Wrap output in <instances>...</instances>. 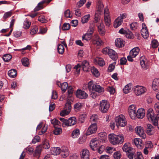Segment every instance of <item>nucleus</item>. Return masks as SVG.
Listing matches in <instances>:
<instances>
[{
  "label": "nucleus",
  "mask_w": 159,
  "mask_h": 159,
  "mask_svg": "<svg viewBox=\"0 0 159 159\" xmlns=\"http://www.w3.org/2000/svg\"><path fill=\"white\" fill-rule=\"evenodd\" d=\"M98 61V64L101 66H103L105 64L104 60L102 58L99 59Z\"/></svg>",
  "instance_id": "nucleus-64"
},
{
  "label": "nucleus",
  "mask_w": 159,
  "mask_h": 159,
  "mask_svg": "<svg viewBox=\"0 0 159 159\" xmlns=\"http://www.w3.org/2000/svg\"><path fill=\"white\" fill-rule=\"evenodd\" d=\"M147 126L146 132L147 134L149 135H153L154 133V127L151 124H147Z\"/></svg>",
  "instance_id": "nucleus-16"
},
{
  "label": "nucleus",
  "mask_w": 159,
  "mask_h": 159,
  "mask_svg": "<svg viewBox=\"0 0 159 159\" xmlns=\"http://www.w3.org/2000/svg\"><path fill=\"white\" fill-rule=\"evenodd\" d=\"M134 143L137 147L139 148H141L142 144V140L141 139L138 138L135 139H134Z\"/></svg>",
  "instance_id": "nucleus-33"
},
{
  "label": "nucleus",
  "mask_w": 159,
  "mask_h": 159,
  "mask_svg": "<svg viewBox=\"0 0 159 159\" xmlns=\"http://www.w3.org/2000/svg\"><path fill=\"white\" fill-rule=\"evenodd\" d=\"M97 125L96 123H93L88 128L86 132V135H90L95 133L97 129Z\"/></svg>",
  "instance_id": "nucleus-9"
},
{
  "label": "nucleus",
  "mask_w": 159,
  "mask_h": 159,
  "mask_svg": "<svg viewBox=\"0 0 159 159\" xmlns=\"http://www.w3.org/2000/svg\"><path fill=\"white\" fill-rule=\"evenodd\" d=\"M96 84H93V81H90L89 83L88 87L90 91H94Z\"/></svg>",
  "instance_id": "nucleus-41"
},
{
  "label": "nucleus",
  "mask_w": 159,
  "mask_h": 159,
  "mask_svg": "<svg viewBox=\"0 0 159 159\" xmlns=\"http://www.w3.org/2000/svg\"><path fill=\"white\" fill-rule=\"evenodd\" d=\"M154 107L157 112V117L159 120V102H157L155 104Z\"/></svg>",
  "instance_id": "nucleus-51"
},
{
  "label": "nucleus",
  "mask_w": 159,
  "mask_h": 159,
  "mask_svg": "<svg viewBox=\"0 0 159 159\" xmlns=\"http://www.w3.org/2000/svg\"><path fill=\"white\" fill-rule=\"evenodd\" d=\"M120 17H117L115 20L114 23V26L117 28L122 23L123 21L121 20Z\"/></svg>",
  "instance_id": "nucleus-27"
},
{
  "label": "nucleus",
  "mask_w": 159,
  "mask_h": 159,
  "mask_svg": "<svg viewBox=\"0 0 159 159\" xmlns=\"http://www.w3.org/2000/svg\"><path fill=\"white\" fill-rule=\"evenodd\" d=\"M121 154L120 151H117L114 153L113 157L115 159H120Z\"/></svg>",
  "instance_id": "nucleus-54"
},
{
  "label": "nucleus",
  "mask_w": 159,
  "mask_h": 159,
  "mask_svg": "<svg viewBox=\"0 0 159 159\" xmlns=\"http://www.w3.org/2000/svg\"><path fill=\"white\" fill-rule=\"evenodd\" d=\"M61 155L63 158H65L69 155V152L68 148L66 147L61 148L60 151Z\"/></svg>",
  "instance_id": "nucleus-19"
},
{
  "label": "nucleus",
  "mask_w": 159,
  "mask_h": 159,
  "mask_svg": "<svg viewBox=\"0 0 159 159\" xmlns=\"http://www.w3.org/2000/svg\"><path fill=\"white\" fill-rule=\"evenodd\" d=\"M123 151L125 152L126 153L133 150V148L129 146V144L127 143H125L122 147Z\"/></svg>",
  "instance_id": "nucleus-23"
},
{
  "label": "nucleus",
  "mask_w": 159,
  "mask_h": 159,
  "mask_svg": "<svg viewBox=\"0 0 159 159\" xmlns=\"http://www.w3.org/2000/svg\"><path fill=\"white\" fill-rule=\"evenodd\" d=\"M68 87V83L66 82H65L61 84V88L62 91H63L64 92H65L66 90Z\"/></svg>",
  "instance_id": "nucleus-49"
},
{
  "label": "nucleus",
  "mask_w": 159,
  "mask_h": 159,
  "mask_svg": "<svg viewBox=\"0 0 159 159\" xmlns=\"http://www.w3.org/2000/svg\"><path fill=\"white\" fill-rule=\"evenodd\" d=\"M92 34L90 33L87 32L85 35L82 36V40L84 42L88 41L91 39L92 37Z\"/></svg>",
  "instance_id": "nucleus-29"
},
{
  "label": "nucleus",
  "mask_w": 159,
  "mask_h": 159,
  "mask_svg": "<svg viewBox=\"0 0 159 159\" xmlns=\"http://www.w3.org/2000/svg\"><path fill=\"white\" fill-rule=\"evenodd\" d=\"M38 20L42 23H46L47 22V20L44 17V16H40L38 18Z\"/></svg>",
  "instance_id": "nucleus-60"
},
{
  "label": "nucleus",
  "mask_w": 159,
  "mask_h": 159,
  "mask_svg": "<svg viewBox=\"0 0 159 159\" xmlns=\"http://www.w3.org/2000/svg\"><path fill=\"white\" fill-rule=\"evenodd\" d=\"M21 62L22 65L25 66H28L29 65V59L26 57H24L21 59Z\"/></svg>",
  "instance_id": "nucleus-46"
},
{
  "label": "nucleus",
  "mask_w": 159,
  "mask_h": 159,
  "mask_svg": "<svg viewBox=\"0 0 159 159\" xmlns=\"http://www.w3.org/2000/svg\"><path fill=\"white\" fill-rule=\"evenodd\" d=\"M108 138L110 142L114 145L122 144L124 140L122 134L116 135L114 134H110L108 135Z\"/></svg>",
  "instance_id": "nucleus-1"
},
{
  "label": "nucleus",
  "mask_w": 159,
  "mask_h": 159,
  "mask_svg": "<svg viewBox=\"0 0 159 159\" xmlns=\"http://www.w3.org/2000/svg\"><path fill=\"white\" fill-rule=\"evenodd\" d=\"M97 6L98 8V10L101 12L104 8V6L102 2V0H97Z\"/></svg>",
  "instance_id": "nucleus-34"
},
{
  "label": "nucleus",
  "mask_w": 159,
  "mask_h": 159,
  "mask_svg": "<svg viewBox=\"0 0 159 159\" xmlns=\"http://www.w3.org/2000/svg\"><path fill=\"white\" fill-rule=\"evenodd\" d=\"M130 28L132 30H134L136 29L138 27L137 23L133 22L130 24Z\"/></svg>",
  "instance_id": "nucleus-50"
},
{
  "label": "nucleus",
  "mask_w": 159,
  "mask_h": 159,
  "mask_svg": "<svg viewBox=\"0 0 159 159\" xmlns=\"http://www.w3.org/2000/svg\"><path fill=\"white\" fill-rule=\"evenodd\" d=\"M125 35L127 38L129 39H133L134 37V34L129 30H126Z\"/></svg>",
  "instance_id": "nucleus-36"
},
{
  "label": "nucleus",
  "mask_w": 159,
  "mask_h": 159,
  "mask_svg": "<svg viewBox=\"0 0 159 159\" xmlns=\"http://www.w3.org/2000/svg\"><path fill=\"white\" fill-rule=\"evenodd\" d=\"M115 43L116 47L121 48L124 46L125 43L123 40L118 38L116 40Z\"/></svg>",
  "instance_id": "nucleus-22"
},
{
  "label": "nucleus",
  "mask_w": 159,
  "mask_h": 159,
  "mask_svg": "<svg viewBox=\"0 0 159 159\" xmlns=\"http://www.w3.org/2000/svg\"><path fill=\"white\" fill-rule=\"evenodd\" d=\"M86 0H80L77 3V5L78 7H80L84 4L86 2Z\"/></svg>",
  "instance_id": "nucleus-63"
},
{
  "label": "nucleus",
  "mask_w": 159,
  "mask_h": 159,
  "mask_svg": "<svg viewBox=\"0 0 159 159\" xmlns=\"http://www.w3.org/2000/svg\"><path fill=\"white\" fill-rule=\"evenodd\" d=\"M12 56L9 54H6L3 56V59L6 62L9 61L12 58Z\"/></svg>",
  "instance_id": "nucleus-44"
},
{
  "label": "nucleus",
  "mask_w": 159,
  "mask_h": 159,
  "mask_svg": "<svg viewBox=\"0 0 159 159\" xmlns=\"http://www.w3.org/2000/svg\"><path fill=\"white\" fill-rule=\"evenodd\" d=\"M70 25L68 23H65L63 25L62 29L63 30H67L70 28Z\"/></svg>",
  "instance_id": "nucleus-58"
},
{
  "label": "nucleus",
  "mask_w": 159,
  "mask_h": 159,
  "mask_svg": "<svg viewBox=\"0 0 159 159\" xmlns=\"http://www.w3.org/2000/svg\"><path fill=\"white\" fill-rule=\"evenodd\" d=\"M133 89L135 94L137 96L140 95L144 94L147 90L144 87L138 85L134 86Z\"/></svg>",
  "instance_id": "nucleus-7"
},
{
  "label": "nucleus",
  "mask_w": 159,
  "mask_h": 159,
  "mask_svg": "<svg viewBox=\"0 0 159 159\" xmlns=\"http://www.w3.org/2000/svg\"><path fill=\"white\" fill-rule=\"evenodd\" d=\"M57 50L59 54H63L64 51V48L63 46L61 44L58 45Z\"/></svg>",
  "instance_id": "nucleus-45"
},
{
  "label": "nucleus",
  "mask_w": 159,
  "mask_h": 159,
  "mask_svg": "<svg viewBox=\"0 0 159 159\" xmlns=\"http://www.w3.org/2000/svg\"><path fill=\"white\" fill-rule=\"evenodd\" d=\"M93 43L98 46H100L102 44V41L98 35H94L92 40Z\"/></svg>",
  "instance_id": "nucleus-15"
},
{
  "label": "nucleus",
  "mask_w": 159,
  "mask_h": 159,
  "mask_svg": "<svg viewBox=\"0 0 159 159\" xmlns=\"http://www.w3.org/2000/svg\"><path fill=\"white\" fill-rule=\"evenodd\" d=\"M104 21L106 25L109 26L111 23L110 16L109 14L108 9L107 8H106L104 11Z\"/></svg>",
  "instance_id": "nucleus-8"
},
{
  "label": "nucleus",
  "mask_w": 159,
  "mask_h": 159,
  "mask_svg": "<svg viewBox=\"0 0 159 159\" xmlns=\"http://www.w3.org/2000/svg\"><path fill=\"white\" fill-rule=\"evenodd\" d=\"M76 95L78 98L82 99H85L88 96L87 94L84 91L79 89L76 91Z\"/></svg>",
  "instance_id": "nucleus-11"
},
{
  "label": "nucleus",
  "mask_w": 159,
  "mask_h": 159,
  "mask_svg": "<svg viewBox=\"0 0 159 159\" xmlns=\"http://www.w3.org/2000/svg\"><path fill=\"white\" fill-rule=\"evenodd\" d=\"M128 110L129 114L130 117L132 119H134L136 116V110Z\"/></svg>",
  "instance_id": "nucleus-39"
},
{
  "label": "nucleus",
  "mask_w": 159,
  "mask_h": 159,
  "mask_svg": "<svg viewBox=\"0 0 159 159\" xmlns=\"http://www.w3.org/2000/svg\"><path fill=\"white\" fill-rule=\"evenodd\" d=\"M52 0H43L39 2L37 6L35 8L34 11H37L42 9L44 8L43 4L45 3H48Z\"/></svg>",
  "instance_id": "nucleus-12"
},
{
  "label": "nucleus",
  "mask_w": 159,
  "mask_h": 159,
  "mask_svg": "<svg viewBox=\"0 0 159 159\" xmlns=\"http://www.w3.org/2000/svg\"><path fill=\"white\" fill-rule=\"evenodd\" d=\"M71 107L70 103H66L65 105V109L60 113L61 116H64L68 114L70 111Z\"/></svg>",
  "instance_id": "nucleus-10"
},
{
  "label": "nucleus",
  "mask_w": 159,
  "mask_h": 159,
  "mask_svg": "<svg viewBox=\"0 0 159 159\" xmlns=\"http://www.w3.org/2000/svg\"><path fill=\"white\" fill-rule=\"evenodd\" d=\"M102 51L104 54H108L113 60H116L117 59L118 56L117 53L112 49L106 47L103 48Z\"/></svg>",
  "instance_id": "nucleus-4"
},
{
  "label": "nucleus",
  "mask_w": 159,
  "mask_h": 159,
  "mask_svg": "<svg viewBox=\"0 0 159 159\" xmlns=\"http://www.w3.org/2000/svg\"><path fill=\"white\" fill-rule=\"evenodd\" d=\"M132 87V84L131 83H129L126 85L124 88L123 90L124 92L125 93H127L131 91V88Z\"/></svg>",
  "instance_id": "nucleus-30"
},
{
  "label": "nucleus",
  "mask_w": 159,
  "mask_h": 159,
  "mask_svg": "<svg viewBox=\"0 0 159 159\" xmlns=\"http://www.w3.org/2000/svg\"><path fill=\"white\" fill-rule=\"evenodd\" d=\"M140 65L142 68L145 70L147 69L148 68V66L147 64V62L144 60L140 61Z\"/></svg>",
  "instance_id": "nucleus-42"
},
{
  "label": "nucleus",
  "mask_w": 159,
  "mask_h": 159,
  "mask_svg": "<svg viewBox=\"0 0 159 159\" xmlns=\"http://www.w3.org/2000/svg\"><path fill=\"white\" fill-rule=\"evenodd\" d=\"M126 155L129 159H136V154L134 149L128 152Z\"/></svg>",
  "instance_id": "nucleus-25"
},
{
  "label": "nucleus",
  "mask_w": 159,
  "mask_h": 159,
  "mask_svg": "<svg viewBox=\"0 0 159 159\" xmlns=\"http://www.w3.org/2000/svg\"><path fill=\"white\" fill-rule=\"evenodd\" d=\"M81 66L84 71L87 72L89 71V63L86 60L83 61L82 62Z\"/></svg>",
  "instance_id": "nucleus-20"
},
{
  "label": "nucleus",
  "mask_w": 159,
  "mask_h": 159,
  "mask_svg": "<svg viewBox=\"0 0 159 159\" xmlns=\"http://www.w3.org/2000/svg\"><path fill=\"white\" fill-rule=\"evenodd\" d=\"M139 51L140 49L139 47H135L130 51L129 54L132 57H135L138 54Z\"/></svg>",
  "instance_id": "nucleus-21"
},
{
  "label": "nucleus",
  "mask_w": 159,
  "mask_h": 159,
  "mask_svg": "<svg viewBox=\"0 0 159 159\" xmlns=\"http://www.w3.org/2000/svg\"><path fill=\"white\" fill-rule=\"evenodd\" d=\"M135 131L138 135H139L143 139L146 138V135L144 133V130L143 127L141 126H138L135 128Z\"/></svg>",
  "instance_id": "nucleus-13"
},
{
  "label": "nucleus",
  "mask_w": 159,
  "mask_h": 159,
  "mask_svg": "<svg viewBox=\"0 0 159 159\" xmlns=\"http://www.w3.org/2000/svg\"><path fill=\"white\" fill-rule=\"evenodd\" d=\"M81 159H89L90 153L87 149H83L81 152Z\"/></svg>",
  "instance_id": "nucleus-17"
},
{
  "label": "nucleus",
  "mask_w": 159,
  "mask_h": 159,
  "mask_svg": "<svg viewBox=\"0 0 159 159\" xmlns=\"http://www.w3.org/2000/svg\"><path fill=\"white\" fill-rule=\"evenodd\" d=\"M98 32L100 34L102 35L105 34L104 26L102 24H100L99 25L97 26Z\"/></svg>",
  "instance_id": "nucleus-26"
},
{
  "label": "nucleus",
  "mask_w": 159,
  "mask_h": 159,
  "mask_svg": "<svg viewBox=\"0 0 159 159\" xmlns=\"http://www.w3.org/2000/svg\"><path fill=\"white\" fill-rule=\"evenodd\" d=\"M107 91L110 92L111 94H114L115 92V90L112 86H109L107 88Z\"/></svg>",
  "instance_id": "nucleus-56"
},
{
  "label": "nucleus",
  "mask_w": 159,
  "mask_h": 159,
  "mask_svg": "<svg viewBox=\"0 0 159 159\" xmlns=\"http://www.w3.org/2000/svg\"><path fill=\"white\" fill-rule=\"evenodd\" d=\"M141 33L143 37L145 39H147L149 36L148 29H142L141 30Z\"/></svg>",
  "instance_id": "nucleus-31"
},
{
  "label": "nucleus",
  "mask_w": 159,
  "mask_h": 159,
  "mask_svg": "<svg viewBox=\"0 0 159 159\" xmlns=\"http://www.w3.org/2000/svg\"><path fill=\"white\" fill-rule=\"evenodd\" d=\"M98 135L100 137L102 141H105L106 140L107 135L106 133H100L98 134Z\"/></svg>",
  "instance_id": "nucleus-40"
},
{
  "label": "nucleus",
  "mask_w": 159,
  "mask_h": 159,
  "mask_svg": "<svg viewBox=\"0 0 159 159\" xmlns=\"http://www.w3.org/2000/svg\"><path fill=\"white\" fill-rule=\"evenodd\" d=\"M95 87L94 88V91L98 92V93H101L104 91V89L102 87H101L99 85L97 84L95 85Z\"/></svg>",
  "instance_id": "nucleus-43"
},
{
  "label": "nucleus",
  "mask_w": 159,
  "mask_h": 159,
  "mask_svg": "<svg viewBox=\"0 0 159 159\" xmlns=\"http://www.w3.org/2000/svg\"><path fill=\"white\" fill-rule=\"evenodd\" d=\"M98 119V116L96 115H94L91 116L90 121L91 122H96Z\"/></svg>",
  "instance_id": "nucleus-55"
},
{
  "label": "nucleus",
  "mask_w": 159,
  "mask_h": 159,
  "mask_svg": "<svg viewBox=\"0 0 159 159\" xmlns=\"http://www.w3.org/2000/svg\"><path fill=\"white\" fill-rule=\"evenodd\" d=\"M42 148H43L46 149H48L50 147V145L48 143V141L46 139H45L43 142Z\"/></svg>",
  "instance_id": "nucleus-32"
},
{
  "label": "nucleus",
  "mask_w": 159,
  "mask_h": 159,
  "mask_svg": "<svg viewBox=\"0 0 159 159\" xmlns=\"http://www.w3.org/2000/svg\"><path fill=\"white\" fill-rule=\"evenodd\" d=\"M12 10L5 12L3 16V18L4 19V21L6 20L7 18L11 17L12 15Z\"/></svg>",
  "instance_id": "nucleus-37"
},
{
  "label": "nucleus",
  "mask_w": 159,
  "mask_h": 159,
  "mask_svg": "<svg viewBox=\"0 0 159 159\" xmlns=\"http://www.w3.org/2000/svg\"><path fill=\"white\" fill-rule=\"evenodd\" d=\"M71 13L69 9H67L64 12L65 16L66 18H71L72 16H70Z\"/></svg>",
  "instance_id": "nucleus-62"
},
{
  "label": "nucleus",
  "mask_w": 159,
  "mask_h": 159,
  "mask_svg": "<svg viewBox=\"0 0 159 159\" xmlns=\"http://www.w3.org/2000/svg\"><path fill=\"white\" fill-rule=\"evenodd\" d=\"M38 30V27L36 26H34L31 29L30 33L31 34L33 35L36 33Z\"/></svg>",
  "instance_id": "nucleus-52"
},
{
  "label": "nucleus",
  "mask_w": 159,
  "mask_h": 159,
  "mask_svg": "<svg viewBox=\"0 0 159 159\" xmlns=\"http://www.w3.org/2000/svg\"><path fill=\"white\" fill-rule=\"evenodd\" d=\"M91 71L93 75L96 76H98L99 75V73L97 69L93 66L91 69Z\"/></svg>",
  "instance_id": "nucleus-47"
},
{
  "label": "nucleus",
  "mask_w": 159,
  "mask_h": 159,
  "mask_svg": "<svg viewBox=\"0 0 159 159\" xmlns=\"http://www.w3.org/2000/svg\"><path fill=\"white\" fill-rule=\"evenodd\" d=\"M9 76L12 78H14L17 75L16 71L14 69H11L8 72Z\"/></svg>",
  "instance_id": "nucleus-35"
},
{
  "label": "nucleus",
  "mask_w": 159,
  "mask_h": 159,
  "mask_svg": "<svg viewBox=\"0 0 159 159\" xmlns=\"http://www.w3.org/2000/svg\"><path fill=\"white\" fill-rule=\"evenodd\" d=\"M62 132V129L59 128H55L54 130V133L55 135H58L60 134Z\"/></svg>",
  "instance_id": "nucleus-57"
},
{
  "label": "nucleus",
  "mask_w": 159,
  "mask_h": 159,
  "mask_svg": "<svg viewBox=\"0 0 159 159\" xmlns=\"http://www.w3.org/2000/svg\"><path fill=\"white\" fill-rule=\"evenodd\" d=\"M145 115V110L141 108L139 109L136 113V116L139 119L143 118Z\"/></svg>",
  "instance_id": "nucleus-18"
},
{
  "label": "nucleus",
  "mask_w": 159,
  "mask_h": 159,
  "mask_svg": "<svg viewBox=\"0 0 159 159\" xmlns=\"http://www.w3.org/2000/svg\"><path fill=\"white\" fill-rule=\"evenodd\" d=\"M115 121L116 125L117 127L119 126H125L127 123L125 118L122 115H120L116 117Z\"/></svg>",
  "instance_id": "nucleus-5"
},
{
  "label": "nucleus",
  "mask_w": 159,
  "mask_h": 159,
  "mask_svg": "<svg viewBox=\"0 0 159 159\" xmlns=\"http://www.w3.org/2000/svg\"><path fill=\"white\" fill-rule=\"evenodd\" d=\"M42 145L38 146L34 153V155L35 157H39L42 151Z\"/></svg>",
  "instance_id": "nucleus-28"
},
{
  "label": "nucleus",
  "mask_w": 159,
  "mask_h": 159,
  "mask_svg": "<svg viewBox=\"0 0 159 159\" xmlns=\"http://www.w3.org/2000/svg\"><path fill=\"white\" fill-rule=\"evenodd\" d=\"M51 123L53 125L54 128L56 127V126L57 125H59L60 123L56 119H54L51 120Z\"/></svg>",
  "instance_id": "nucleus-53"
},
{
  "label": "nucleus",
  "mask_w": 159,
  "mask_h": 159,
  "mask_svg": "<svg viewBox=\"0 0 159 159\" xmlns=\"http://www.w3.org/2000/svg\"><path fill=\"white\" fill-rule=\"evenodd\" d=\"M30 25L31 23L29 21H25L24 22L23 28L25 29H28L30 27Z\"/></svg>",
  "instance_id": "nucleus-59"
},
{
  "label": "nucleus",
  "mask_w": 159,
  "mask_h": 159,
  "mask_svg": "<svg viewBox=\"0 0 159 159\" xmlns=\"http://www.w3.org/2000/svg\"><path fill=\"white\" fill-rule=\"evenodd\" d=\"M149 121L152 122L154 126L157 125V116H155L153 109H149L147 111L146 115Z\"/></svg>",
  "instance_id": "nucleus-2"
},
{
  "label": "nucleus",
  "mask_w": 159,
  "mask_h": 159,
  "mask_svg": "<svg viewBox=\"0 0 159 159\" xmlns=\"http://www.w3.org/2000/svg\"><path fill=\"white\" fill-rule=\"evenodd\" d=\"M81 104L78 102L75 104L74 105V108L75 110V111H79L80 109L81 108Z\"/></svg>",
  "instance_id": "nucleus-61"
},
{
  "label": "nucleus",
  "mask_w": 159,
  "mask_h": 159,
  "mask_svg": "<svg viewBox=\"0 0 159 159\" xmlns=\"http://www.w3.org/2000/svg\"><path fill=\"white\" fill-rule=\"evenodd\" d=\"M90 17V15L89 14L85 15L82 18L81 21L82 23H87L89 20Z\"/></svg>",
  "instance_id": "nucleus-48"
},
{
  "label": "nucleus",
  "mask_w": 159,
  "mask_h": 159,
  "mask_svg": "<svg viewBox=\"0 0 159 159\" xmlns=\"http://www.w3.org/2000/svg\"><path fill=\"white\" fill-rule=\"evenodd\" d=\"M110 107V104L106 100H102L100 103L99 109L103 113H106Z\"/></svg>",
  "instance_id": "nucleus-6"
},
{
  "label": "nucleus",
  "mask_w": 159,
  "mask_h": 159,
  "mask_svg": "<svg viewBox=\"0 0 159 159\" xmlns=\"http://www.w3.org/2000/svg\"><path fill=\"white\" fill-rule=\"evenodd\" d=\"M59 119L62 122V125L64 127L65 126H71L76 124L77 120L75 117H72L68 120H66L63 118H60Z\"/></svg>",
  "instance_id": "nucleus-3"
},
{
  "label": "nucleus",
  "mask_w": 159,
  "mask_h": 159,
  "mask_svg": "<svg viewBox=\"0 0 159 159\" xmlns=\"http://www.w3.org/2000/svg\"><path fill=\"white\" fill-rule=\"evenodd\" d=\"M80 134V130L76 129L74 130L71 134L73 138H77Z\"/></svg>",
  "instance_id": "nucleus-38"
},
{
  "label": "nucleus",
  "mask_w": 159,
  "mask_h": 159,
  "mask_svg": "<svg viewBox=\"0 0 159 159\" xmlns=\"http://www.w3.org/2000/svg\"><path fill=\"white\" fill-rule=\"evenodd\" d=\"M99 141L96 139H92L90 142V147L91 148L93 151H95L97 149V147H98L99 144Z\"/></svg>",
  "instance_id": "nucleus-14"
},
{
  "label": "nucleus",
  "mask_w": 159,
  "mask_h": 159,
  "mask_svg": "<svg viewBox=\"0 0 159 159\" xmlns=\"http://www.w3.org/2000/svg\"><path fill=\"white\" fill-rule=\"evenodd\" d=\"M61 148H53L50 150L52 154L54 155H57L60 154Z\"/></svg>",
  "instance_id": "nucleus-24"
}]
</instances>
